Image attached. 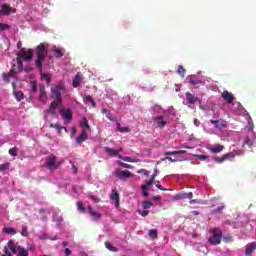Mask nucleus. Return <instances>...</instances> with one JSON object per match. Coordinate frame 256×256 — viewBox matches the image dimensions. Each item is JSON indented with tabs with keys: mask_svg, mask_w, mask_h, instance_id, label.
<instances>
[{
	"mask_svg": "<svg viewBox=\"0 0 256 256\" xmlns=\"http://www.w3.org/2000/svg\"><path fill=\"white\" fill-rule=\"evenodd\" d=\"M50 128L51 129H57V131H58V133L61 135V131H63V129L65 130V131H67V128H65V127H63V126H61V125H59V124H50Z\"/></svg>",
	"mask_w": 256,
	"mask_h": 256,
	"instance_id": "obj_28",
	"label": "nucleus"
},
{
	"mask_svg": "<svg viewBox=\"0 0 256 256\" xmlns=\"http://www.w3.org/2000/svg\"><path fill=\"white\" fill-rule=\"evenodd\" d=\"M11 167V163L6 162L4 164H0V172L1 171H7Z\"/></svg>",
	"mask_w": 256,
	"mask_h": 256,
	"instance_id": "obj_35",
	"label": "nucleus"
},
{
	"mask_svg": "<svg viewBox=\"0 0 256 256\" xmlns=\"http://www.w3.org/2000/svg\"><path fill=\"white\" fill-rule=\"evenodd\" d=\"M214 161L216 163H223V162H225V158L223 156L222 157H216V158H214Z\"/></svg>",
	"mask_w": 256,
	"mask_h": 256,
	"instance_id": "obj_50",
	"label": "nucleus"
},
{
	"mask_svg": "<svg viewBox=\"0 0 256 256\" xmlns=\"http://www.w3.org/2000/svg\"><path fill=\"white\" fill-rule=\"evenodd\" d=\"M138 213L142 217H147V215H149V211H147V210H144V211L138 210Z\"/></svg>",
	"mask_w": 256,
	"mask_h": 256,
	"instance_id": "obj_51",
	"label": "nucleus"
},
{
	"mask_svg": "<svg viewBox=\"0 0 256 256\" xmlns=\"http://www.w3.org/2000/svg\"><path fill=\"white\" fill-rule=\"evenodd\" d=\"M156 187H157V189H159L160 191H168L167 189L163 188V186H162L161 184H159V182H158V184H156Z\"/></svg>",
	"mask_w": 256,
	"mask_h": 256,
	"instance_id": "obj_61",
	"label": "nucleus"
},
{
	"mask_svg": "<svg viewBox=\"0 0 256 256\" xmlns=\"http://www.w3.org/2000/svg\"><path fill=\"white\" fill-rule=\"evenodd\" d=\"M148 235L151 237V239H157L159 231H157V229H151L148 231Z\"/></svg>",
	"mask_w": 256,
	"mask_h": 256,
	"instance_id": "obj_29",
	"label": "nucleus"
},
{
	"mask_svg": "<svg viewBox=\"0 0 256 256\" xmlns=\"http://www.w3.org/2000/svg\"><path fill=\"white\" fill-rule=\"evenodd\" d=\"M223 209H225V207L224 206H220L216 210H213V213H221V211H223Z\"/></svg>",
	"mask_w": 256,
	"mask_h": 256,
	"instance_id": "obj_58",
	"label": "nucleus"
},
{
	"mask_svg": "<svg viewBox=\"0 0 256 256\" xmlns=\"http://www.w3.org/2000/svg\"><path fill=\"white\" fill-rule=\"evenodd\" d=\"M39 98H40V101H45V99H47V92L45 91V86L40 87Z\"/></svg>",
	"mask_w": 256,
	"mask_h": 256,
	"instance_id": "obj_25",
	"label": "nucleus"
},
{
	"mask_svg": "<svg viewBox=\"0 0 256 256\" xmlns=\"http://www.w3.org/2000/svg\"><path fill=\"white\" fill-rule=\"evenodd\" d=\"M244 145H249V147H251V145H253V142H251V140H249V138H247L244 142Z\"/></svg>",
	"mask_w": 256,
	"mask_h": 256,
	"instance_id": "obj_62",
	"label": "nucleus"
},
{
	"mask_svg": "<svg viewBox=\"0 0 256 256\" xmlns=\"http://www.w3.org/2000/svg\"><path fill=\"white\" fill-rule=\"evenodd\" d=\"M194 157H197V159H199L200 161H205V159H209V156L200 154H196L194 155Z\"/></svg>",
	"mask_w": 256,
	"mask_h": 256,
	"instance_id": "obj_48",
	"label": "nucleus"
},
{
	"mask_svg": "<svg viewBox=\"0 0 256 256\" xmlns=\"http://www.w3.org/2000/svg\"><path fill=\"white\" fill-rule=\"evenodd\" d=\"M33 49H21L20 52L17 54V57H20V59H23V61H33Z\"/></svg>",
	"mask_w": 256,
	"mask_h": 256,
	"instance_id": "obj_6",
	"label": "nucleus"
},
{
	"mask_svg": "<svg viewBox=\"0 0 256 256\" xmlns=\"http://www.w3.org/2000/svg\"><path fill=\"white\" fill-rule=\"evenodd\" d=\"M114 175L120 179V181H125L127 179H131V177H134L133 173L129 170H121V169H116L114 171Z\"/></svg>",
	"mask_w": 256,
	"mask_h": 256,
	"instance_id": "obj_5",
	"label": "nucleus"
},
{
	"mask_svg": "<svg viewBox=\"0 0 256 256\" xmlns=\"http://www.w3.org/2000/svg\"><path fill=\"white\" fill-rule=\"evenodd\" d=\"M165 160L170 161V163H177V161H179L178 159H173L171 157H166Z\"/></svg>",
	"mask_w": 256,
	"mask_h": 256,
	"instance_id": "obj_56",
	"label": "nucleus"
},
{
	"mask_svg": "<svg viewBox=\"0 0 256 256\" xmlns=\"http://www.w3.org/2000/svg\"><path fill=\"white\" fill-rule=\"evenodd\" d=\"M16 61L18 63V73L23 72V60L17 56Z\"/></svg>",
	"mask_w": 256,
	"mask_h": 256,
	"instance_id": "obj_33",
	"label": "nucleus"
},
{
	"mask_svg": "<svg viewBox=\"0 0 256 256\" xmlns=\"http://www.w3.org/2000/svg\"><path fill=\"white\" fill-rule=\"evenodd\" d=\"M14 97L16 98L17 101H23L25 99V95L23 94L22 91H15L14 92Z\"/></svg>",
	"mask_w": 256,
	"mask_h": 256,
	"instance_id": "obj_27",
	"label": "nucleus"
},
{
	"mask_svg": "<svg viewBox=\"0 0 256 256\" xmlns=\"http://www.w3.org/2000/svg\"><path fill=\"white\" fill-rule=\"evenodd\" d=\"M221 237H223V232L219 228H215L212 230V237L208 239L211 245H220Z\"/></svg>",
	"mask_w": 256,
	"mask_h": 256,
	"instance_id": "obj_3",
	"label": "nucleus"
},
{
	"mask_svg": "<svg viewBox=\"0 0 256 256\" xmlns=\"http://www.w3.org/2000/svg\"><path fill=\"white\" fill-rule=\"evenodd\" d=\"M84 103L92 105V107H97V104L95 103V100H93V97L91 95H86L84 97Z\"/></svg>",
	"mask_w": 256,
	"mask_h": 256,
	"instance_id": "obj_22",
	"label": "nucleus"
},
{
	"mask_svg": "<svg viewBox=\"0 0 256 256\" xmlns=\"http://www.w3.org/2000/svg\"><path fill=\"white\" fill-rule=\"evenodd\" d=\"M71 249H69V248H65V250H64V254H65V256H71Z\"/></svg>",
	"mask_w": 256,
	"mask_h": 256,
	"instance_id": "obj_59",
	"label": "nucleus"
},
{
	"mask_svg": "<svg viewBox=\"0 0 256 256\" xmlns=\"http://www.w3.org/2000/svg\"><path fill=\"white\" fill-rule=\"evenodd\" d=\"M155 177H157V170H155V173L150 178V181L152 182V184L155 183Z\"/></svg>",
	"mask_w": 256,
	"mask_h": 256,
	"instance_id": "obj_57",
	"label": "nucleus"
},
{
	"mask_svg": "<svg viewBox=\"0 0 256 256\" xmlns=\"http://www.w3.org/2000/svg\"><path fill=\"white\" fill-rule=\"evenodd\" d=\"M46 167L49 171H56V169H59V163H57L56 155L51 154L46 158Z\"/></svg>",
	"mask_w": 256,
	"mask_h": 256,
	"instance_id": "obj_4",
	"label": "nucleus"
},
{
	"mask_svg": "<svg viewBox=\"0 0 256 256\" xmlns=\"http://www.w3.org/2000/svg\"><path fill=\"white\" fill-rule=\"evenodd\" d=\"M105 153H108V155H110L111 157H119V153H121V151H123V149H119V150H115L112 149L110 147H105L104 148Z\"/></svg>",
	"mask_w": 256,
	"mask_h": 256,
	"instance_id": "obj_12",
	"label": "nucleus"
},
{
	"mask_svg": "<svg viewBox=\"0 0 256 256\" xmlns=\"http://www.w3.org/2000/svg\"><path fill=\"white\" fill-rule=\"evenodd\" d=\"M17 256H29V252L25 249H20Z\"/></svg>",
	"mask_w": 256,
	"mask_h": 256,
	"instance_id": "obj_47",
	"label": "nucleus"
},
{
	"mask_svg": "<svg viewBox=\"0 0 256 256\" xmlns=\"http://www.w3.org/2000/svg\"><path fill=\"white\" fill-rule=\"evenodd\" d=\"M177 74L181 75V77H185V68H183V65L178 66Z\"/></svg>",
	"mask_w": 256,
	"mask_h": 256,
	"instance_id": "obj_41",
	"label": "nucleus"
},
{
	"mask_svg": "<svg viewBox=\"0 0 256 256\" xmlns=\"http://www.w3.org/2000/svg\"><path fill=\"white\" fill-rule=\"evenodd\" d=\"M88 138L89 136H87V132L85 130H82L80 135L76 138L77 145H82L83 143H85V141H87Z\"/></svg>",
	"mask_w": 256,
	"mask_h": 256,
	"instance_id": "obj_10",
	"label": "nucleus"
},
{
	"mask_svg": "<svg viewBox=\"0 0 256 256\" xmlns=\"http://www.w3.org/2000/svg\"><path fill=\"white\" fill-rule=\"evenodd\" d=\"M255 249H256V242H251L247 244L245 248V255L247 256L251 255V253H253Z\"/></svg>",
	"mask_w": 256,
	"mask_h": 256,
	"instance_id": "obj_15",
	"label": "nucleus"
},
{
	"mask_svg": "<svg viewBox=\"0 0 256 256\" xmlns=\"http://www.w3.org/2000/svg\"><path fill=\"white\" fill-rule=\"evenodd\" d=\"M8 249L15 255L17 254V249H21L20 247L17 248V245H15V242L13 240L8 241Z\"/></svg>",
	"mask_w": 256,
	"mask_h": 256,
	"instance_id": "obj_18",
	"label": "nucleus"
},
{
	"mask_svg": "<svg viewBox=\"0 0 256 256\" xmlns=\"http://www.w3.org/2000/svg\"><path fill=\"white\" fill-rule=\"evenodd\" d=\"M15 13H17L16 8L9 6V4H2V9L0 10V17L3 15H13Z\"/></svg>",
	"mask_w": 256,
	"mask_h": 256,
	"instance_id": "obj_7",
	"label": "nucleus"
},
{
	"mask_svg": "<svg viewBox=\"0 0 256 256\" xmlns=\"http://www.w3.org/2000/svg\"><path fill=\"white\" fill-rule=\"evenodd\" d=\"M91 199L94 201V203H99L101 201V199H99L97 196H92Z\"/></svg>",
	"mask_w": 256,
	"mask_h": 256,
	"instance_id": "obj_60",
	"label": "nucleus"
},
{
	"mask_svg": "<svg viewBox=\"0 0 256 256\" xmlns=\"http://www.w3.org/2000/svg\"><path fill=\"white\" fill-rule=\"evenodd\" d=\"M87 211L89 212L91 217H93V219H95V221H99V219H101V217H102V215L100 213L95 212V210L93 209L92 206H88Z\"/></svg>",
	"mask_w": 256,
	"mask_h": 256,
	"instance_id": "obj_14",
	"label": "nucleus"
},
{
	"mask_svg": "<svg viewBox=\"0 0 256 256\" xmlns=\"http://www.w3.org/2000/svg\"><path fill=\"white\" fill-rule=\"evenodd\" d=\"M15 67H17V65L13 64L11 70L8 72V75L10 77H15V75L19 73L18 71L15 70Z\"/></svg>",
	"mask_w": 256,
	"mask_h": 256,
	"instance_id": "obj_37",
	"label": "nucleus"
},
{
	"mask_svg": "<svg viewBox=\"0 0 256 256\" xmlns=\"http://www.w3.org/2000/svg\"><path fill=\"white\" fill-rule=\"evenodd\" d=\"M102 115H105L109 121H117V117L115 115L111 114V111L107 108L102 109Z\"/></svg>",
	"mask_w": 256,
	"mask_h": 256,
	"instance_id": "obj_16",
	"label": "nucleus"
},
{
	"mask_svg": "<svg viewBox=\"0 0 256 256\" xmlns=\"http://www.w3.org/2000/svg\"><path fill=\"white\" fill-rule=\"evenodd\" d=\"M142 207L143 209H151V207H153V203H151V201H144L142 203Z\"/></svg>",
	"mask_w": 256,
	"mask_h": 256,
	"instance_id": "obj_42",
	"label": "nucleus"
},
{
	"mask_svg": "<svg viewBox=\"0 0 256 256\" xmlns=\"http://www.w3.org/2000/svg\"><path fill=\"white\" fill-rule=\"evenodd\" d=\"M63 119H66L67 121H72L73 120V112L71 110L67 109L63 114H62Z\"/></svg>",
	"mask_w": 256,
	"mask_h": 256,
	"instance_id": "obj_24",
	"label": "nucleus"
},
{
	"mask_svg": "<svg viewBox=\"0 0 256 256\" xmlns=\"http://www.w3.org/2000/svg\"><path fill=\"white\" fill-rule=\"evenodd\" d=\"M236 155L237 154H235L233 152H229V153L222 155V157H224V161H227V159H233Z\"/></svg>",
	"mask_w": 256,
	"mask_h": 256,
	"instance_id": "obj_36",
	"label": "nucleus"
},
{
	"mask_svg": "<svg viewBox=\"0 0 256 256\" xmlns=\"http://www.w3.org/2000/svg\"><path fill=\"white\" fill-rule=\"evenodd\" d=\"M76 205L80 213H85V207L83 206V202H77Z\"/></svg>",
	"mask_w": 256,
	"mask_h": 256,
	"instance_id": "obj_43",
	"label": "nucleus"
},
{
	"mask_svg": "<svg viewBox=\"0 0 256 256\" xmlns=\"http://www.w3.org/2000/svg\"><path fill=\"white\" fill-rule=\"evenodd\" d=\"M2 77H3L4 81H6V83H10L11 80H10L9 78H10L11 76H10L9 74H5V73H4V74L2 75Z\"/></svg>",
	"mask_w": 256,
	"mask_h": 256,
	"instance_id": "obj_52",
	"label": "nucleus"
},
{
	"mask_svg": "<svg viewBox=\"0 0 256 256\" xmlns=\"http://www.w3.org/2000/svg\"><path fill=\"white\" fill-rule=\"evenodd\" d=\"M20 233L22 237H29V229L27 228V226H23Z\"/></svg>",
	"mask_w": 256,
	"mask_h": 256,
	"instance_id": "obj_38",
	"label": "nucleus"
},
{
	"mask_svg": "<svg viewBox=\"0 0 256 256\" xmlns=\"http://www.w3.org/2000/svg\"><path fill=\"white\" fill-rule=\"evenodd\" d=\"M223 149H225V146L223 145H216L213 148H210V151H212V153H221V151H223Z\"/></svg>",
	"mask_w": 256,
	"mask_h": 256,
	"instance_id": "obj_26",
	"label": "nucleus"
},
{
	"mask_svg": "<svg viewBox=\"0 0 256 256\" xmlns=\"http://www.w3.org/2000/svg\"><path fill=\"white\" fill-rule=\"evenodd\" d=\"M173 199H175V201H179L181 199H193V192L177 194L173 196Z\"/></svg>",
	"mask_w": 256,
	"mask_h": 256,
	"instance_id": "obj_11",
	"label": "nucleus"
},
{
	"mask_svg": "<svg viewBox=\"0 0 256 256\" xmlns=\"http://www.w3.org/2000/svg\"><path fill=\"white\" fill-rule=\"evenodd\" d=\"M41 79H43L44 81H46L47 85H49V83H51V76H49V74H41Z\"/></svg>",
	"mask_w": 256,
	"mask_h": 256,
	"instance_id": "obj_40",
	"label": "nucleus"
},
{
	"mask_svg": "<svg viewBox=\"0 0 256 256\" xmlns=\"http://www.w3.org/2000/svg\"><path fill=\"white\" fill-rule=\"evenodd\" d=\"M210 123L215 125L216 129H225V127H227V124H223L219 120H210Z\"/></svg>",
	"mask_w": 256,
	"mask_h": 256,
	"instance_id": "obj_20",
	"label": "nucleus"
},
{
	"mask_svg": "<svg viewBox=\"0 0 256 256\" xmlns=\"http://www.w3.org/2000/svg\"><path fill=\"white\" fill-rule=\"evenodd\" d=\"M119 167H123L124 169H133V166L122 161H118Z\"/></svg>",
	"mask_w": 256,
	"mask_h": 256,
	"instance_id": "obj_39",
	"label": "nucleus"
},
{
	"mask_svg": "<svg viewBox=\"0 0 256 256\" xmlns=\"http://www.w3.org/2000/svg\"><path fill=\"white\" fill-rule=\"evenodd\" d=\"M110 199L115 201V207H119V192H117V190H112Z\"/></svg>",
	"mask_w": 256,
	"mask_h": 256,
	"instance_id": "obj_17",
	"label": "nucleus"
},
{
	"mask_svg": "<svg viewBox=\"0 0 256 256\" xmlns=\"http://www.w3.org/2000/svg\"><path fill=\"white\" fill-rule=\"evenodd\" d=\"M75 133H77V128H75V126H73L71 128V139H73V137H75Z\"/></svg>",
	"mask_w": 256,
	"mask_h": 256,
	"instance_id": "obj_54",
	"label": "nucleus"
},
{
	"mask_svg": "<svg viewBox=\"0 0 256 256\" xmlns=\"http://www.w3.org/2000/svg\"><path fill=\"white\" fill-rule=\"evenodd\" d=\"M52 51H53L54 57L56 59H61V57H63V55H65V50H63L57 46H53Z\"/></svg>",
	"mask_w": 256,
	"mask_h": 256,
	"instance_id": "obj_13",
	"label": "nucleus"
},
{
	"mask_svg": "<svg viewBox=\"0 0 256 256\" xmlns=\"http://www.w3.org/2000/svg\"><path fill=\"white\" fill-rule=\"evenodd\" d=\"M222 98L224 99V101H226V103H233L235 101V96H233V93L225 90L222 92Z\"/></svg>",
	"mask_w": 256,
	"mask_h": 256,
	"instance_id": "obj_8",
	"label": "nucleus"
},
{
	"mask_svg": "<svg viewBox=\"0 0 256 256\" xmlns=\"http://www.w3.org/2000/svg\"><path fill=\"white\" fill-rule=\"evenodd\" d=\"M82 81H83V74L81 72H78L72 80V87L77 89V87H79V85H81Z\"/></svg>",
	"mask_w": 256,
	"mask_h": 256,
	"instance_id": "obj_9",
	"label": "nucleus"
},
{
	"mask_svg": "<svg viewBox=\"0 0 256 256\" xmlns=\"http://www.w3.org/2000/svg\"><path fill=\"white\" fill-rule=\"evenodd\" d=\"M3 233H5L6 235H17V230L13 227H4Z\"/></svg>",
	"mask_w": 256,
	"mask_h": 256,
	"instance_id": "obj_23",
	"label": "nucleus"
},
{
	"mask_svg": "<svg viewBox=\"0 0 256 256\" xmlns=\"http://www.w3.org/2000/svg\"><path fill=\"white\" fill-rule=\"evenodd\" d=\"M80 127H85L88 131H91V126L89 125V121L85 117L82 119V122L80 123Z\"/></svg>",
	"mask_w": 256,
	"mask_h": 256,
	"instance_id": "obj_30",
	"label": "nucleus"
},
{
	"mask_svg": "<svg viewBox=\"0 0 256 256\" xmlns=\"http://www.w3.org/2000/svg\"><path fill=\"white\" fill-rule=\"evenodd\" d=\"M8 29H11L10 25L0 22V31H7Z\"/></svg>",
	"mask_w": 256,
	"mask_h": 256,
	"instance_id": "obj_45",
	"label": "nucleus"
},
{
	"mask_svg": "<svg viewBox=\"0 0 256 256\" xmlns=\"http://www.w3.org/2000/svg\"><path fill=\"white\" fill-rule=\"evenodd\" d=\"M186 99L190 105H195V103H197V97H194L190 92H186Z\"/></svg>",
	"mask_w": 256,
	"mask_h": 256,
	"instance_id": "obj_19",
	"label": "nucleus"
},
{
	"mask_svg": "<svg viewBox=\"0 0 256 256\" xmlns=\"http://www.w3.org/2000/svg\"><path fill=\"white\" fill-rule=\"evenodd\" d=\"M49 48V44L47 42H42L36 47V67L38 69H41L43 67V61H45V56L47 55L48 51L47 49Z\"/></svg>",
	"mask_w": 256,
	"mask_h": 256,
	"instance_id": "obj_2",
	"label": "nucleus"
},
{
	"mask_svg": "<svg viewBox=\"0 0 256 256\" xmlns=\"http://www.w3.org/2000/svg\"><path fill=\"white\" fill-rule=\"evenodd\" d=\"M2 256H13L11 251H9V246L4 247Z\"/></svg>",
	"mask_w": 256,
	"mask_h": 256,
	"instance_id": "obj_46",
	"label": "nucleus"
},
{
	"mask_svg": "<svg viewBox=\"0 0 256 256\" xmlns=\"http://www.w3.org/2000/svg\"><path fill=\"white\" fill-rule=\"evenodd\" d=\"M105 247L108 249V251H112V253H117V251H119L117 247H114L109 242H105Z\"/></svg>",
	"mask_w": 256,
	"mask_h": 256,
	"instance_id": "obj_31",
	"label": "nucleus"
},
{
	"mask_svg": "<svg viewBox=\"0 0 256 256\" xmlns=\"http://www.w3.org/2000/svg\"><path fill=\"white\" fill-rule=\"evenodd\" d=\"M138 173L140 175H145V177H149V175L151 174V171L146 170V169H140V170H138Z\"/></svg>",
	"mask_w": 256,
	"mask_h": 256,
	"instance_id": "obj_44",
	"label": "nucleus"
},
{
	"mask_svg": "<svg viewBox=\"0 0 256 256\" xmlns=\"http://www.w3.org/2000/svg\"><path fill=\"white\" fill-rule=\"evenodd\" d=\"M30 85H31L32 92L37 93V83L31 82Z\"/></svg>",
	"mask_w": 256,
	"mask_h": 256,
	"instance_id": "obj_49",
	"label": "nucleus"
},
{
	"mask_svg": "<svg viewBox=\"0 0 256 256\" xmlns=\"http://www.w3.org/2000/svg\"><path fill=\"white\" fill-rule=\"evenodd\" d=\"M163 119H165V116H157L156 118H154V120H156L157 122L158 127H165V125H167V122Z\"/></svg>",
	"mask_w": 256,
	"mask_h": 256,
	"instance_id": "obj_21",
	"label": "nucleus"
},
{
	"mask_svg": "<svg viewBox=\"0 0 256 256\" xmlns=\"http://www.w3.org/2000/svg\"><path fill=\"white\" fill-rule=\"evenodd\" d=\"M66 89L67 88H65V85L63 84H57L56 86L51 88L52 97H54L55 99V101L50 103L49 107V113L50 115H52V117H55L57 107H59V105H63V97L61 96V93H63V91H66Z\"/></svg>",
	"mask_w": 256,
	"mask_h": 256,
	"instance_id": "obj_1",
	"label": "nucleus"
},
{
	"mask_svg": "<svg viewBox=\"0 0 256 256\" xmlns=\"http://www.w3.org/2000/svg\"><path fill=\"white\" fill-rule=\"evenodd\" d=\"M119 159H122V161H127L128 163H131V157L119 156Z\"/></svg>",
	"mask_w": 256,
	"mask_h": 256,
	"instance_id": "obj_55",
	"label": "nucleus"
},
{
	"mask_svg": "<svg viewBox=\"0 0 256 256\" xmlns=\"http://www.w3.org/2000/svg\"><path fill=\"white\" fill-rule=\"evenodd\" d=\"M9 155H11V157H17V153H19V148L14 147L9 149L8 151Z\"/></svg>",
	"mask_w": 256,
	"mask_h": 256,
	"instance_id": "obj_34",
	"label": "nucleus"
},
{
	"mask_svg": "<svg viewBox=\"0 0 256 256\" xmlns=\"http://www.w3.org/2000/svg\"><path fill=\"white\" fill-rule=\"evenodd\" d=\"M193 123L196 127H199V125H200V122L197 118H194Z\"/></svg>",
	"mask_w": 256,
	"mask_h": 256,
	"instance_id": "obj_63",
	"label": "nucleus"
},
{
	"mask_svg": "<svg viewBox=\"0 0 256 256\" xmlns=\"http://www.w3.org/2000/svg\"><path fill=\"white\" fill-rule=\"evenodd\" d=\"M130 131H131V129H129L128 127L120 128V133H129Z\"/></svg>",
	"mask_w": 256,
	"mask_h": 256,
	"instance_id": "obj_53",
	"label": "nucleus"
},
{
	"mask_svg": "<svg viewBox=\"0 0 256 256\" xmlns=\"http://www.w3.org/2000/svg\"><path fill=\"white\" fill-rule=\"evenodd\" d=\"M165 155H177V151L166 152Z\"/></svg>",
	"mask_w": 256,
	"mask_h": 256,
	"instance_id": "obj_64",
	"label": "nucleus"
},
{
	"mask_svg": "<svg viewBox=\"0 0 256 256\" xmlns=\"http://www.w3.org/2000/svg\"><path fill=\"white\" fill-rule=\"evenodd\" d=\"M190 85H201L203 83L201 80L191 77L188 81Z\"/></svg>",
	"mask_w": 256,
	"mask_h": 256,
	"instance_id": "obj_32",
	"label": "nucleus"
}]
</instances>
